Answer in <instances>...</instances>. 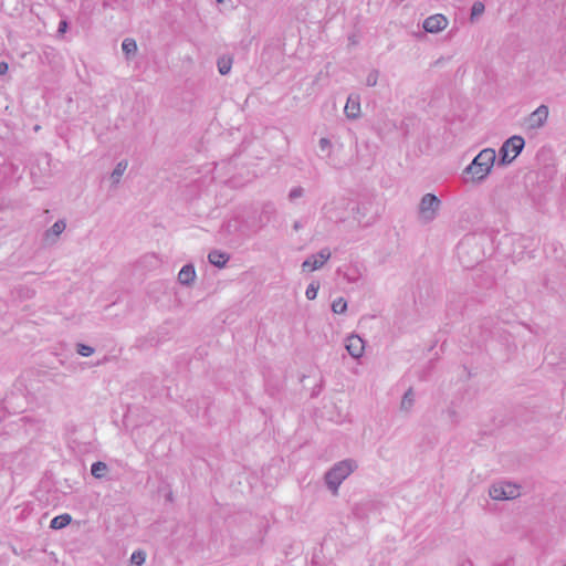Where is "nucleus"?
I'll return each mask as SVG.
<instances>
[{
  "mask_svg": "<svg viewBox=\"0 0 566 566\" xmlns=\"http://www.w3.org/2000/svg\"><path fill=\"white\" fill-rule=\"evenodd\" d=\"M318 147H319L322 153L326 154L327 157L331 156L333 145H332V142L328 138L322 137L318 140Z\"/></svg>",
  "mask_w": 566,
  "mask_h": 566,
  "instance_id": "22",
  "label": "nucleus"
},
{
  "mask_svg": "<svg viewBox=\"0 0 566 566\" xmlns=\"http://www.w3.org/2000/svg\"><path fill=\"white\" fill-rule=\"evenodd\" d=\"M332 311L335 314H344L347 311V302L344 297H338L332 303Z\"/></svg>",
  "mask_w": 566,
  "mask_h": 566,
  "instance_id": "21",
  "label": "nucleus"
},
{
  "mask_svg": "<svg viewBox=\"0 0 566 566\" xmlns=\"http://www.w3.org/2000/svg\"><path fill=\"white\" fill-rule=\"evenodd\" d=\"M218 3H222L224 0H216Z\"/></svg>",
  "mask_w": 566,
  "mask_h": 566,
  "instance_id": "33",
  "label": "nucleus"
},
{
  "mask_svg": "<svg viewBox=\"0 0 566 566\" xmlns=\"http://www.w3.org/2000/svg\"><path fill=\"white\" fill-rule=\"evenodd\" d=\"M302 228H303V224H302V222H301V221H295V222L293 223V229H294V231H300Z\"/></svg>",
  "mask_w": 566,
  "mask_h": 566,
  "instance_id": "32",
  "label": "nucleus"
},
{
  "mask_svg": "<svg viewBox=\"0 0 566 566\" xmlns=\"http://www.w3.org/2000/svg\"><path fill=\"white\" fill-rule=\"evenodd\" d=\"M108 471V465L103 461L94 462L91 467V474L97 480L105 479Z\"/></svg>",
  "mask_w": 566,
  "mask_h": 566,
  "instance_id": "16",
  "label": "nucleus"
},
{
  "mask_svg": "<svg viewBox=\"0 0 566 566\" xmlns=\"http://www.w3.org/2000/svg\"><path fill=\"white\" fill-rule=\"evenodd\" d=\"M344 113L352 120L360 117V96L358 94H350L348 96Z\"/></svg>",
  "mask_w": 566,
  "mask_h": 566,
  "instance_id": "12",
  "label": "nucleus"
},
{
  "mask_svg": "<svg viewBox=\"0 0 566 566\" xmlns=\"http://www.w3.org/2000/svg\"><path fill=\"white\" fill-rule=\"evenodd\" d=\"M484 4L480 1H476L473 3L472 8H471V19L473 20L474 18L481 15L483 12H484Z\"/></svg>",
  "mask_w": 566,
  "mask_h": 566,
  "instance_id": "26",
  "label": "nucleus"
},
{
  "mask_svg": "<svg viewBox=\"0 0 566 566\" xmlns=\"http://www.w3.org/2000/svg\"><path fill=\"white\" fill-rule=\"evenodd\" d=\"M489 495L494 501H510L521 496V485L511 481H497L490 485Z\"/></svg>",
  "mask_w": 566,
  "mask_h": 566,
  "instance_id": "3",
  "label": "nucleus"
},
{
  "mask_svg": "<svg viewBox=\"0 0 566 566\" xmlns=\"http://www.w3.org/2000/svg\"><path fill=\"white\" fill-rule=\"evenodd\" d=\"M71 521H72L71 515L65 513V514L55 516L51 521L50 527L53 528V530H61V528L67 526L71 523Z\"/></svg>",
  "mask_w": 566,
  "mask_h": 566,
  "instance_id": "18",
  "label": "nucleus"
},
{
  "mask_svg": "<svg viewBox=\"0 0 566 566\" xmlns=\"http://www.w3.org/2000/svg\"><path fill=\"white\" fill-rule=\"evenodd\" d=\"M232 67V59L230 57H220L218 60V70L221 75H227Z\"/></svg>",
  "mask_w": 566,
  "mask_h": 566,
  "instance_id": "20",
  "label": "nucleus"
},
{
  "mask_svg": "<svg viewBox=\"0 0 566 566\" xmlns=\"http://www.w3.org/2000/svg\"><path fill=\"white\" fill-rule=\"evenodd\" d=\"M448 25V20L443 14H433L428 17L423 21V29L426 32L429 33H438L442 30H444Z\"/></svg>",
  "mask_w": 566,
  "mask_h": 566,
  "instance_id": "11",
  "label": "nucleus"
},
{
  "mask_svg": "<svg viewBox=\"0 0 566 566\" xmlns=\"http://www.w3.org/2000/svg\"><path fill=\"white\" fill-rule=\"evenodd\" d=\"M304 195V189L302 187H294L290 190L289 199L291 201H294Z\"/></svg>",
  "mask_w": 566,
  "mask_h": 566,
  "instance_id": "27",
  "label": "nucleus"
},
{
  "mask_svg": "<svg viewBox=\"0 0 566 566\" xmlns=\"http://www.w3.org/2000/svg\"><path fill=\"white\" fill-rule=\"evenodd\" d=\"M127 167V160H120L119 163H117V165L111 174V181L114 187H116L120 182V179L124 172L126 171Z\"/></svg>",
  "mask_w": 566,
  "mask_h": 566,
  "instance_id": "15",
  "label": "nucleus"
},
{
  "mask_svg": "<svg viewBox=\"0 0 566 566\" xmlns=\"http://www.w3.org/2000/svg\"><path fill=\"white\" fill-rule=\"evenodd\" d=\"M350 211L353 213L354 219L360 224L363 222L361 220V207L359 205H355L350 208Z\"/></svg>",
  "mask_w": 566,
  "mask_h": 566,
  "instance_id": "28",
  "label": "nucleus"
},
{
  "mask_svg": "<svg viewBox=\"0 0 566 566\" xmlns=\"http://www.w3.org/2000/svg\"><path fill=\"white\" fill-rule=\"evenodd\" d=\"M345 347H346V350L348 352V354L353 357V358H360L364 354V350H365V343L364 340L361 339V337H359L358 335L356 334H352L349 335L346 340H345Z\"/></svg>",
  "mask_w": 566,
  "mask_h": 566,
  "instance_id": "10",
  "label": "nucleus"
},
{
  "mask_svg": "<svg viewBox=\"0 0 566 566\" xmlns=\"http://www.w3.org/2000/svg\"><path fill=\"white\" fill-rule=\"evenodd\" d=\"M318 290H319V283H318V282H312V283L307 286V289H306V291H305V295H306V297H307L308 300H314V298H316Z\"/></svg>",
  "mask_w": 566,
  "mask_h": 566,
  "instance_id": "24",
  "label": "nucleus"
},
{
  "mask_svg": "<svg viewBox=\"0 0 566 566\" xmlns=\"http://www.w3.org/2000/svg\"><path fill=\"white\" fill-rule=\"evenodd\" d=\"M379 72L377 70H371L366 77V85L369 87H374L378 83Z\"/></svg>",
  "mask_w": 566,
  "mask_h": 566,
  "instance_id": "25",
  "label": "nucleus"
},
{
  "mask_svg": "<svg viewBox=\"0 0 566 566\" xmlns=\"http://www.w3.org/2000/svg\"><path fill=\"white\" fill-rule=\"evenodd\" d=\"M122 50L127 57H130L137 52V44L134 39L127 38L122 43Z\"/></svg>",
  "mask_w": 566,
  "mask_h": 566,
  "instance_id": "19",
  "label": "nucleus"
},
{
  "mask_svg": "<svg viewBox=\"0 0 566 566\" xmlns=\"http://www.w3.org/2000/svg\"><path fill=\"white\" fill-rule=\"evenodd\" d=\"M67 30V21L66 20H62L59 24V29H57V33L60 35L64 34Z\"/></svg>",
  "mask_w": 566,
  "mask_h": 566,
  "instance_id": "30",
  "label": "nucleus"
},
{
  "mask_svg": "<svg viewBox=\"0 0 566 566\" xmlns=\"http://www.w3.org/2000/svg\"><path fill=\"white\" fill-rule=\"evenodd\" d=\"M332 253L328 248L322 249L318 253L310 255L303 263V271H316L331 259Z\"/></svg>",
  "mask_w": 566,
  "mask_h": 566,
  "instance_id": "8",
  "label": "nucleus"
},
{
  "mask_svg": "<svg viewBox=\"0 0 566 566\" xmlns=\"http://www.w3.org/2000/svg\"><path fill=\"white\" fill-rule=\"evenodd\" d=\"M9 66L6 62H0V75L7 74Z\"/></svg>",
  "mask_w": 566,
  "mask_h": 566,
  "instance_id": "31",
  "label": "nucleus"
},
{
  "mask_svg": "<svg viewBox=\"0 0 566 566\" xmlns=\"http://www.w3.org/2000/svg\"><path fill=\"white\" fill-rule=\"evenodd\" d=\"M358 468L357 462L353 459H345L335 463L325 473V483L334 495L338 493L342 482L349 476Z\"/></svg>",
  "mask_w": 566,
  "mask_h": 566,
  "instance_id": "2",
  "label": "nucleus"
},
{
  "mask_svg": "<svg viewBox=\"0 0 566 566\" xmlns=\"http://www.w3.org/2000/svg\"><path fill=\"white\" fill-rule=\"evenodd\" d=\"M229 260L230 255L219 250H212L208 254V261L219 269L224 268Z\"/></svg>",
  "mask_w": 566,
  "mask_h": 566,
  "instance_id": "14",
  "label": "nucleus"
},
{
  "mask_svg": "<svg viewBox=\"0 0 566 566\" xmlns=\"http://www.w3.org/2000/svg\"><path fill=\"white\" fill-rule=\"evenodd\" d=\"M66 228L65 220H57L54 224L48 229L42 238L43 247H52L57 243L60 235L64 232Z\"/></svg>",
  "mask_w": 566,
  "mask_h": 566,
  "instance_id": "9",
  "label": "nucleus"
},
{
  "mask_svg": "<svg viewBox=\"0 0 566 566\" xmlns=\"http://www.w3.org/2000/svg\"><path fill=\"white\" fill-rule=\"evenodd\" d=\"M196 270L192 264H186L178 273V282L182 285L190 286L196 280Z\"/></svg>",
  "mask_w": 566,
  "mask_h": 566,
  "instance_id": "13",
  "label": "nucleus"
},
{
  "mask_svg": "<svg viewBox=\"0 0 566 566\" xmlns=\"http://www.w3.org/2000/svg\"><path fill=\"white\" fill-rule=\"evenodd\" d=\"M441 207V200L433 193H426L419 203L418 216L422 223L432 222Z\"/></svg>",
  "mask_w": 566,
  "mask_h": 566,
  "instance_id": "5",
  "label": "nucleus"
},
{
  "mask_svg": "<svg viewBox=\"0 0 566 566\" xmlns=\"http://www.w3.org/2000/svg\"><path fill=\"white\" fill-rule=\"evenodd\" d=\"M132 562L142 565L145 562V554L143 552H135L132 555Z\"/></svg>",
  "mask_w": 566,
  "mask_h": 566,
  "instance_id": "29",
  "label": "nucleus"
},
{
  "mask_svg": "<svg viewBox=\"0 0 566 566\" xmlns=\"http://www.w3.org/2000/svg\"><path fill=\"white\" fill-rule=\"evenodd\" d=\"M524 145L525 142L522 136L514 135L506 139L499 150V165L505 166L511 164L516 158V156L523 150Z\"/></svg>",
  "mask_w": 566,
  "mask_h": 566,
  "instance_id": "4",
  "label": "nucleus"
},
{
  "mask_svg": "<svg viewBox=\"0 0 566 566\" xmlns=\"http://www.w3.org/2000/svg\"><path fill=\"white\" fill-rule=\"evenodd\" d=\"M496 159V154L493 148L482 149L463 170L464 175H470V180L475 184H481L491 174Z\"/></svg>",
  "mask_w": 566,
  "mask_h": 566,
  "instance_id": "1",
  "label": "nucleus"
},
{
  "mask_svg": "<svg viewBox=\"0 0 566 566\" xmlns=\"http://www.w3.org/2000/svg\"><path fill=\"white\" fill-rule=\"evenodd\" d=\"M549 114L548 106L542 104L534 112H532L524 120L527 130H537L547 122Z\"/></svg>",
  "mask_w": 566,
  "mask_h": 566,
  "instance_id": "7",
  "label": "nucleus"
},
{
  "mask_svg": "<svg viewBox=\"0 0 566 566\" xmlns=\"http://www.w3.org/2000/svg\"><path fill=\"white\" fill-rule=\"evenodd\" d=\"M413 403H415V394H413L412 389L409 388L405 392V395L401 399L400 409L405 412H409L412 409Z\"/></svg>",
  "mask_w": 566,
  "mask_h": 566,
  "instance_id": "17",
  "label": "nucleus"
},
{
  "mask_svg": "<svg viewBox=\"0 0 566 566\" xmlns=\"http://www.w3.org/2000/svg\"><path fill=\"white\" fill-rule=\"evenodd\" d=\"M95 352L94 347L85 344L76 345V353L83 357H90Z\"/></svg>",
  "mask_w": 566,
  "mask_h": 566,
  "instance_id": "23",
  "label": "nucleus"
},
{
  "mask_svg": "<svg viewBox=\"0 0 566 566\" xmlns=\"http://www.w3.org/2000/svg\"><path fill=\"white\" fill-rule=\"evenodd\" d=\"M352 202L346 198L332 201L329 206H325V214L336 222H344L347 219L346 211L350 208Z\"/></svg>",
  "mask_w": 566,
  "mask_h": 566,
  "instance_id": "6",
  "label": "nucleus"
}]
</instances>
